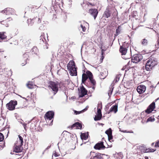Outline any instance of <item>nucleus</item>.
Returning <instances> with one entry per match:
<instances>
[{
    "label": "nucleus",
    "instance_id": "nucleus-1",
    "mask_svg": "<svg viewBox=\"0 0 159 159\" xmlns=\"http://www.w3.org/2000/svg\"><path fill=\"white\" fill-rule=\"evenodd\" d=\"M157 64V59L153 58H151L147 61L145 66V69L147 71H149L153 67Z\"/></svg>",
    "mask_w": 159,
    "mask_h": 159
},
{
    "label": "nucleus",
    "instance_id": "nucleus-2",
    "mask_svg": "<svg viewBox=\"0 0 159 159\" xmlns=\"http://www.w3.org/2000/svg\"><path fill=\"white\" fill-rule=\"evenodd\" d=\"M59 84L57 82L50 81L49 85L50 88L53 91L54 94L55 95L57 92L58 90Z\"/></svg>",
    "mask_w": 159,
    "mask_h": 159
},
{
    "label": "nucleus",
    "instance_id": "nucleus-3",
    "mask_svg": "<svg viewBox=\"0 0 159 159\" xmlns=\"http://www.w3.org/2000/svg\"><path fill=\"white\" fill-rule=\"evenodd\" d=\"M17 104V102L16 101H11L9 103L7 104L6 106L8 110H13L15 109V106Z\"/></svg>",
    "mask_w": 159,
    "mask_h": 159
},
{
    "label": "nucleus",
    "instance_id": "nucleus-4",
    "mask_svg": "<svg viewBox=\"0 0 159 159\" xmlns=\"http://www.w3.org/2000/svg\"><path fill=\"white\" fill-rule=\"evenodd\" d=\"M143 59V56L141 55H134L131 61L135 63H137Z\"/></svg>",
    "mask_w": 159,
    "mask_h": 159
},
{
    "label": "nucleus",
    "instance_id": "nucleus-5",
    "mask_svg": "<svg viewBox=\"0 0 159 159\" xmlns=\"http://www.w3.org/2000/svg\"><path fill=\"white\" fill-rule=\"evenodd\" d=\"M87 90L83 85H82L80 88V89H79V97L82 98L84 97L87 94Z\"/></svg>",
    "mask_w": 159,
    "mask_h": 159
},
{
    "label": "nucleus",
    "instance_id": "nucleus-6",
    "mask_svg": "<svg viewBox=\"0 0 159 159\" xmlns=\"http://www.w3.org/2000/svg\"><path fill=\"white\" fill-rule=\"evenodd\" d=\"M90 155H92V156L90 159H103L101 154L99 153H95L94 152H91Z\"/></svg>",
    "mask_w": 159,
    "mask_h": 159
},
{
    "label": "nucleus",
    "instance_id": "nucleus-7",
    "mask_svg": "<svg viewBox=\"0 0 159 159\" xmlns=\"http://www.w3.org/2000/svg\"><path fill=\"white\" fill-rule=\"evenodd\" d=\"M54 114L52 111H49L47 112L45 115V117L46 120H51L53 118Z\"/></svg>",
    "mask_w": 159,
    "mask_h": 159
},
{
    "label": "nucleus",
    "instance_id": "nucleus-8",
    "mask_svg": "<svg viewBox=\"0 0 159 159\" xmlns=\"http://www.w3.org/2000/svg\"><path fill=\"white\" fill-rule=\"evenodd\" d=\"M155 108V103L153 102L148 107L147 109L145 111V112L148 114H149Z\"/></svg>",
    "mask_w": 159,
    "mask_h": 159
},
{
    "label": "nucleus",
    "instance_id": "nucleus-9",
    "mask_svg": "<svg viewBox=\"0 0 159 159\" xmlns=\"http://www.w3.org/2000/svg\"><path fill=\"white\" fill-rule=\"evenodd\" d=\"M94 148L95 149H103L105 147L103 144V142H100L97 143L94 146Z\"/></svg>",
    "mask_w": 159,
    "mask_h": 159
},
{
    "label": "nucleus",
    "instance_id": "nucleus-10",
    "mask_svg": "<svg viewBox=\"0 0 159 159\" xmlns=\"http://www.w3.org/2000/svg\"><path fill=\"white\" fill-rule=\"evenodd\" d=\"M77 68L75 67L70 68H67L68 70L69 71V73L70 75L72 76H76L77 75V72L76 70Z\"/></svg>",
    "mask_w": 159,
    "mask_h": 159
},
{
    "label": "nucleus",
    "instance_id": "nucleus-11",
    "mask_svg": "<svg viewBox=\"0 0 159 159\" xmlns=\"http://www.w3.org/2000/svg\"><path fill=\"white\" fill-rule=\"evenodd\" d=\"M14 12V10L13 9L9 8H6L1 11L2 13H5L6 15H9L10 14H13Z\"/></svg>",
    "mask_w": 159,
    "mask_h": 159
},
{
    "label": "nucleus",
    "instance_id": "nucleus-12",
    "mask_svg": "<svg viewBox=\"0 0 159 159\" xmlns=\"http://www.w3.org/2000/svg\"><path fill=\"white\" fill-rule=\"evenodd\" d=\"M89 13L94 17V19H95L98 12L97 9H90L89 10Z\"/></svg>",
    "mask_w": 159,
    "mask_h": 159
},
{
    "label": "nucleus",
    "instance_id": "nucleus-13",
    "mask_svg": "<svg viewBox=\"0 0 159 159\" xmlns=\"http://www.w3.org/2000/svg\"><path fill=\"white\" fill-rule=\"evenodd\" d=\"M146 89V87L145 85H140L137 87V90L139 94H141L144 92Z\"/></svg>",
    "mask_w": 159,
    "mask_h": 159
},
{
    "label": "nucleus",
    "instance_id": "nucleus-14",
    "mask_svg": "<svg viewBox=\"0 0 159 159\" xmlns=\"http://www.w3.org/2000/svg\"><path fill=\"white\" fill-rule=\"evenodd\" d=\"M29 56V52H27L25 53L23 55V57L24 60L25 61V63H22L21 65L22 66L25 65L27 63V60H28Z\"/></svg>",
    "mask_w": 159,
    "mask_h": 159
},
{
    "label": "nucleus",
    "instance_id": "nucleus-15",
    "mask_svg": "<svg viewBox=\"0 0 159 159\" xmlns=\"http://www.w3.org/2000/svg\"><path fill=\"white\" fill-rule=\"evenodd\" d=\"M20 145L19 146L17 145L15 146L14 148L13 149V151L19 153L20 152L22 151L23 150L22 147Z\"/></svg>",
    "mask_w": 159,
    "mask_h": 159
},
{
    "label": "nucleus",
    "instance_id": "nucleus-16",
    "mask_svg": "<svg viewBox=\"0 0 159 159\" xmlns=\"http://www.w3.org/2000/svg\"><path fill=\"white\" fill-rule=\"evenodd\" d=\"M82 125L78 122L75 123L73 124L71 126L72 129L74 128V129H81L82 128Z\"/></svg>",
    "mask_w": 159,
    "mask_h": 159
},
{
    "label": "nucleus",
    "instance_id": "nucleus-17",
    "mask_svg": "<svg viewBox=\"0 0 159 159\" xmlns=\"http://www.w3.org/2000/svg\"><path fill=\"white\" fill-rule=\"evenodd\" d=\"M142 152H154L156 150L153 149H147L146 148L144 147H141L140 148Z\"/></svg>",
    "mask_w": 159,
    "mask_h": 159
},
{
    "label": "nucleus",
    "instance_id": "nucleus-18",
    "mask_svg": "<svg viewBox=\"0 0 159 159\" xmlns=\"http://www.w3.org/2000/svg\"><path fill=\"white\" fill-rule=\"evenodd\" d=\"M111 13L109 8H107L105 11L103 16L107 18L110 16Z\"/></svg>",
    "mask_w": 159,
    "mask_h": 159
},
{
    "label": "nucleus",
    "instance_id": "nucleus-19",
    "mask_svg": "<svg viewBox=\"0 0 159 159\" xmlns=\"http://www.w3.org/2000/svg\"><path fill=\"white\" fill-rule=\"evenodd\" d=\"M127 49L123 47V46H120V51L122 55H125L126 54Z\"/></svg>",
    "mask_w": 159,
    "mask_h": 159
},
{
    "label": "nucleus",
    "instance_id": "nucleus-20",
    "mask_svg": "<svg viewBox=\"0 0 159 159\" xmlns=\"http://www.w3.org/2000/svg\"><path fill=\"white\" fill-rule=\"evenodd\" d=\"M117 111L118 106L116 105L111 107L110 109V112H114L115 113H116Z\"/></svg>",
    "mask_w": 159,
    "mask_h": 159
},
{
    "label": "nucleus",
    "instance_id": "nucleus-21",
    "mask_svg": "<svg viewBox=\"0 0 159 159\" xmlns=\"http://www.w3.org/2000/svg\"><path fill=\"white\" fill-rule=\"evenodd\" d=\"M67 68H70L75 67V62L73 61H70L69 63L67 65Z\"/></svg>",
    "mask_w": 159,
    "mask_h": 159
},
{
    "label": "nucleus",
    "instance_id": "nucleus-22",
    "mask_svg": "<svg viewBox=\"0 0 159 159\" xmlns=\"http://www.w3.org/2000/svg\"><path fill=\"white\" fill-rule=\"evenodd\" d=\"M88 134L87 133H83L81 134V138L82 140H86L88 138Z\"/></svg>",
    "mask_w": 159,
    "mask_h": 159
},
{
    "label": "nucleus",
    "instance_id": "nucleus-23",
    "mask_svg": "<svg viewBox=\"0 0 159 159\" xmlns=\"http://www.w3.org/2000/svg\"><path fill=\"white\" fill-rule=\"evenodd\" d=\"M89 77H88L86 74L85 73H83L82 75V82L84 83L85 81L88 79Z\"/></svg>",
    "mask_w": 159,
    "mask_h": 159
},
{
    "label": "nucleus",
    "instance_id": "nucleus-24",
    "mask_svg": "<svg viewBox=\"0 0 159 159\" xmlns=\"http://www.w3.org/2000/svg\"><path fill=\"white\" fill-rule=\"evenodd\" d=\"M31 40L30 39H28L26 41L24 42V44L26 47H28L31 45Z\"/></svg>",
    "mask_w": 159,
    "mask_h": 159
},
{
    "label": "nucleus",
    "instance_id": "nucleus-25",
    "mask_svg": "<svg viewBox=\"0 0 159 159\" xmlns=\"http://www.w3.org/2000/svg\"><path fill=\"white\" fill-rule=\"evenodd\" d=\"M107 76V73L106 71L103 72H100V78L101 79H104Z\"/></svg>",
    "mask_w": 159,
    "mask_h": 159
},
{
    "label": "nucleus",
    "instance_id": "nucleus-26",
    "mask_svg": "<svg viewBox=\"0 0 159 159\" xmlns=\"http://www.w3.org/2000/svg\"><path fill=\"white\" fill-rule=\"evenodd\" d=\"M7 20H5L0 21V24L4 25L6 27H7L9 25L8 23H7Z\"/></svg>",
    "mask_w": 159,
    "mask_h": 159
},
{
    "label": "nucleus",
    "instance_id": "nucleus-27",
    "mask_svg": "<svg viewBox=\"0 0 159 159\" xmlns=\"http://www.w3.org/2000/svg\"><path fill=\"white\" fill-rule=\"evenodd\" d=\"M121 30V27L120 26H118V28L116 30V35H118L120 33Z\"/></svg>",
    "mask_w": 159,
    "mask_h": 159
},
{
    "label": "nucleus",
    "instance_id": "nucleus-28",
    "mask_svg": "<svg viewBox=\"0 0 159 159\" xmlns=\"http://www.w3.org/2000/svg\"><path fill=\"white\" fill-rule=\"evenodd\" d=\"M102 117V115L97 114V116H96L94 118V120L95 121L100 120Z\"/></svg>",
    "mask_w": 159,
    "mask_h": 159
},
{
    "label": "nucleus",
    "instance_id": "nucleus-29",
    "mask_svg": "<svg viewBox=\"0 0 159 159\" xmlns=\"http://www.w3.org/2000/svg\"><path fill=\"white\" fill-rule=\"evenodd\" d=\"M31 51L32 53L36 54L38 51V49L36 47H34L31 49Z\"/></svg>",
    "mask_w": 159,
    "mask_h": 159
},
{
    "label": "nucleus",
    "instance_id": "nucleus-30",
    "mask_svg": "<svg viewBox=\"0 0 159 159\" xmlns=\"http://www.w3.org/2000/svg\"><path fill=\"white\" fill-rule=\"evenodd\" d=\"M7 37L4 34V32L0 33V38L2 39H5Z\"/></svg>",
    "mask_w": 159,
    "mask_h": 159
},
{
    "label": "nucleus",
    "instance_id": "nucleus-31",
    "mask_svg": "<svg viewBox=\"0 0 159 159\" xmlns=\"http://www.w3.org/2000/svg\"><path fill=\"white\" fill-rule=\"evenodd\" d=\"M27 87L30 89H33L34 88V85L31 82H29V83L27 84Z\"/></svg>",
    "mask_w": 159,
    "mask_h": 159
},
{
    "label": "nucleus",
    "instance_id": "nucleus-32",
    "mask_svg": "<svg viewBox=\"0 0 159 159\" xmlns=\"http://www.w3.org/2000/svg\"><path fill=\"white\" fill-rule=\"evenodd\" d=\"M155 120V118L151 116L148 118L146 121V122H152L154 121Z\"/></svg>",
    "mask_w": 159,
    "mask_h": 159
},
{
    "label": "nucleus",
    "instance_id": "nucleus-33",
    "mask_svg": "<svg viewBox=\"0 0 159 159\" xmlns=\"http://www.w3.org/2000/svg\"><path fill=\"white\" fill-rule=\"evenodd\" d=\"M89 80L91 83L93 84V86H94L96 84V81L95 80L93 79V77H89Z\"/></svg>",
    "mask_w": 159,
    "mask_h": 159
},
{
    "label": "nucleus",
    "instance_id": "nucleus-34",
    "mask_svg": "<svg viewBox=\"0 0 159 159\" xmlns=\"http://www.w3.org/2000/svg\"><path fill=\"white\" fill-rule=\"evenodd\" d=\"M86 74L89 79V77H93V75L92 73L89 71L88 70L86 72Z\"/></svg>",
    "mask_w": 159,
    "mask_h": 159
},
{
    "label": "nucleus",
    "instance_id": "nucleus-35",
    "mask_svg": "<svg viewBox=\"0 0 159 159\" xmlns=\"http://www.w3.org/2000/svg\"><path fill=\"white\" fill-rule=\"evenodd\" d=\"M148 43V41L147 40L145 39H143L142 43L143 45H146Z\"/></svg>",
    "mask_w": 159,
    "mask_h": 159
},
{
    "label": "nucleus",
    "instance_id": "nucleus-36",
    "mask_svg": "<svg viewBox=\"0 0 159 159\" xmlns=\"http://www.w3.org/2000/svg\"><path fill=\"white\" fill-rule=\"evenodd\" d=\"M111 134H112V130H111V128H110L108 130H107L105 131V133L106 134H107V135H110V134H110V132H111Z\"/></svg>",
    "mask_w": 159,
    "mask_h": 159
},
{
    "label": "nucleus",
    "instance_id": "nucleus-37",
    "mask_svg": "<svg viewBox=\"0 0 159 159\" xmlns=\"http://www.w3.org/2000/svg\"><path fill=\"white\" fill-rule=\"evenodd\" d=\"M18 137L19 139V140L20 142V144L21 146H22L23 144V138L20 135H18Z\"/></svg>",
    "mask_w": 159,
    "mask_h": 159
},
{
    "label": "nucleus",
    "instance_id": "nucleus-38",
    "mask_svg": "<svg viewBox=\"0 0 159 159\" xmlns=\"http://www.w3.org/2000/svg\"><path fill=\"white\" fill-rule=\"evenodd\" d=\"M120 76L121 75H116L115 79V80H116V82H117L119 80L120 78Z\"/></svg>",
    "mask_w": 159,
    "mask_h": 159
},
{
    "label": "nucleus",
    "instance_id": "nucleus-39",
    "mask_svg": "<svg viewBox=\"0 0 159 159\" xmlns=\"http://www.w3.org/2000/svg\"><path fill=\"white\" fill-rule=\"evenodd\" d=\"M4 139V137L3 134L0 133V142L2 141Z\"/></svg>",
    "mask_w": 159,
    "mask_h": 159
},
{
    "label": "nucleus",
    "instance_id": "nucleus-40",
    "mask_svg": "<svg viewBox=\"0 0 159 159\" xmlns=\"http://www.w3.org/2000/svg\"><path fill=\"white\" fill-rule=\"evenodd\" d=\"M102 109V105L101 103H98V105L97 109Z\"/></svg>",
    "mask_w": 159,
    "mask_h": 159
},
{
    "label": "nucleus",
    "instance_id": "nucleus-41",
    "mask_svg": "<svg viewBox=\"0 0 159 159\" xmlns=\"http://www.w3.org/2000/svg\"><path fill=\"white\" fill-rule=\"evenodd\" d=\"M110 134H111V132H110ZM108 139L110 141L113 138L112 136V134H110V135H108Z\"/></svg>",
    "mask_w": 159,
    "mask_h": 159
},
{
    "label": "nucleus",
    "instance_id": "nucleus-42",
    "mask_svg": "<svg viewBox=\"0 0 159 159\" xmlns=\"http://www.w3.org/2000/svg\"><path fill=\"white\" fill-rule=\"evenodd\" d=\"M98 109V110H97L98 114V115H102V113H101V109H100L99 108V109Z\"/></svg>",
    "mask_w": 159,
    "mask_h": 159
},
{
    "label": "nucleus",
    "instance_id": "nucleus-43",
    "mask_svg": "<svg viewBox=\"0 0 159 159\" xmlns=\"http://www.w3.org/2000/svg\"><path fill=\"white\" fill-rule=\"evenodd\" d=\"M81 27L83 31L84 32L85 31L86 29V28L82 25H81Z\"/></svg>",
    "mask_w": 159,
    "mask_h": 159
},
{
    "label": "nucleus",
    "instance_id": "nucleus-44",
    "mask_svg": "<svg viewBox=\"0 0 159 159\" xmlns=\"http://www.w3.org/2000/svg\"><path fill=\"white\" fill-rule=\"evenodd\" d=\"M74 113H75V114L76 115H77V114H79L80 113H81V111H75Z\"/></svg>",
    "mask_w": 159,
    "mask_h": 159
},
{
    "label": "nucleus",
    "instance_id": "nucleus-45",
    "mask_svg": "<svg viewBox=\"0 0 159 159\" xmlns=\"http://www.w3.org/2000/svg\"><path fill=\"white\" fill-rule=\"evenodd\" d=\"M155 147H159V141L157 142L155 144Z\"/></svg>",
    "mask_w": 159,
    "mask_h": 159
},
{
    "label": "nucleus",
    "instance_id": "nucleus-46",
    "mask_svg": "<svg viewBox=\"0 0 159 159\" xmlns=\"http://www.w3.org/2000/svg\"><path fill=\"white\" fill-rule=\"evenodd\" d=\"M41 39H42V40L43 41V42H44V40L42 39L43 38L45 40H46V39L44 38V36L43 35H41Z\"/></svg>",
    "mask_w": 159,
    "mask_h": 159
},
{
    "label": "nucleus",
    "instance_id": "nucleus-47",
    "mask_svg": "<svg viewBox=\"0 0 159 159\" xmlns=\"http://www.w3.org/2000/svg\"><path fill=\"white\" fill-rule=\"evenodd\" d=\"M9 74V75H12V70H9V73H8V74Z\"/></svg>",
    "mask_w": 159,
    "mask_h": 159
},
{
    "label": "nucleus",
    "instance_id": "nucleus-48",
    "mask_svg": "<svg viewBox=\"0 0 159 159\" xmlns=\"http://www.w3.org/2000/svg\"><path fill=\"white\" fill-rule=\"evenodd\" d=\"M120 130L123 132H124V133H125V132H127L126 131V130H121V129H120Z\"/></svg>",
    "mask_w": 159,
    "mask_h": 159
},
{
    "label": "nucleus",
    "instance_id": "nucleus-49",
    "mask_svg": "<svg viewBox=\"0 0 159 159\" xmlns=\"http://www.w3.org/2000/svg\"><path fill=\"white\" fill-rule=\"evenodd\" d=\"M23 125L24 126V127L25 129V127H26L27 124H24Z\"/></svg>",
    "mask_w": 159,
    "mask_h": 159
},
{
    "label": "nucleus",
    "instance_id": "nucleus-50",
    "mask_svg": "<svg viewBox=\"0 0 159 159\" xmlns=\"http://www.w3.org/2000/svg\"><path fill=\"white\" fill-rule=\"evenodd\" d=\"M53 156H55V157H57V156H58V155H57L56 154V153H54L53 154Z\"/></svg>",
    "mask_w": 159,
    "mask_h": 159
},
{
    "label": "nucleus",
    "instance_id": "nucleus-51",
    "mask_svg": "<svg viewBox=\"0 0 159 159\" xmlns=\"http://www.w3.org/2000/svg\"><path fill=\"white\" fill-rule=\"evenodd\" d=\"M157 46L159 45V37H158V39L157 40Z\"/></svg>",
    "mask_w": 159,
    "mask_h": 159
},
{
    "label": "nucleus",
    "instance_id": "nucleus-52",
    "mask_svg": "<svg viewBox=\"0 0 159 159\" xmlns=\"http://www.w3.org/2000/svg\"><path fill=\"white\" fill-rule=\"evenodd\" d=\"M158 46L157 45H155V46L156 47V48H158V47L157 46Z\"/></svg>",
    "mask_w": 159,
    "mask_h": 159
},
{
    "label": "nucleus",
    "instance_id": "nucleus-53",
    "mask_svg": "<svg viewBox=\"0 0 159 159\" xmlns=\"http://www.w3.org/2000/svg\"><path fill=\"white\" fill-rule=\"evenodd\" d=\"M87 108H85L82 111H86L87 110Z\"/></svg>",
    "mask_w": 159,
    "mask_h": 159
},
{
    "label": "nucleus",
    "instance_id": "nucleus-54",
    "mask_svg": "<svg viewBox=\"0 0 159 159\" xmlns=\"http://www.w3.org/2000/svg\"><path fill=\"white\" fill-rule=\"evenodd\" d=\"M92 89H93V90H94V89H95V86H93V87H92Z\"/></svg>",
    "mask_w": 159,
    "mask_h": 159
},
{
    "label": "nucleus",
    "instance_id": "nucleus-55",
    "mask_svg": "<svg viewBox=\"0 0 159 159\" xmlns=\"http://www.w3.org/2000/svg\"><path fill=\"white\" fill-rule=\"evenodd\" d=\"M159 99V98H158L157 99H156L155 100V101L156 102L157 100H158Z\"/></svg>",
    "mask_w": 159,
    "mask_h": 159
},
{
    "label": "nucleus",
    "instance_id": "nucleus-56",
    "mask_svg": "<svg viewBox=\"0 0 159 159\" xmlns=\"http://www.w3.org/2000/svg\"><path fill=\"white\" fill-rule=\"evenodd\" d=\"M20 124H22L23 125L24 124V123H23L22 121H20Z\"/></svg>",
    "mask_w": 159,
    "mask_h": 159
},
{
    "label": "nucleus",
    "instance_id": "nucleus-57",
    "mask_svg": "<svg viewBox=\"0 0 159 159\" xmlns=\"http://www.w3.org/2000/svg\"><path fill=\"white\" fill-rule=\"evenodd\" d=\"M113 89V88H112V90H111V93H110V94H111V93H112V91Z\"/></svg>",
    "mask_w": 159,
    "mask_h": 159
},
{
    "label": "nucleus",
    "instance_id": "nucleus-58",
    "mask_svg": "<svg viewBox=\"0 0 159 159\" xmlns=\"http://www.w3.org/2000/svg\"><path fill=\"white\" fill-rule=\"evenodd\" d=\"M46 48H48V46H47L46 44Z\"/></svg>",
    "mask_w": 159,
    "mask_h": 159
},
{
    "label": "nucleus",
    "instance_id": "nucleus-59",
    "mask_svg": "<svg viewBox=\"0 0 159 159\" xmlns=\"http://www.w3.org/2000/svg\"><path fill=\"white\" fill-rule=\"evenodd\" d=\"M59 1V0H56V2H57V1Z\"/></svg>",
    "mask_w": 159,
    "mask_h": 159
},
{
    "label": "nucleus",
    "instance_id": "nucleus-60",
    "mask_svg": "<svg viewBox=\"0 0 159 159\" xmlns=\"http://www.w3.org/2000/svg\"><path fill=\"white\" fill-rule=\"evenodd\" d=\"M89 4L90 5H92V4L91 3H89Z\"/></svg>",
    "mask_w": 159,
    "mask_h": 159
},
{
    "label": "nucleus",
    "instance_id": "nucleus-61",
    "mask_svg": "<svg viewBox=\"0 0 159 159\" xmlns=\"http://www.w3.org/2000/svg\"><path fill=\"white\" fill-rule=\"evenodd\" d=\"M153 144H154V143H152V145H153Z\"/></svg>",
    "mask_w": 159,
    "mask_h": 159
},
{
    "label": "nucleus",
    "instance_id": "nucleus-62",
    "mask_svg": "<svg viewBox=\"0 0 159 159\" xmlns=\"http://www.w3.org/2000/svg\"><path fill=\"white\" fill-rule=\"evenodd\" d=\"M110 95V93H108V95Z\"/></svg>",
    "mask_w": 159,
    "mask_h": 159
},
{
    "label": "nucleus",
    "instance_id": "nucleus-63",
    "mask_svg": "<svg viewBox=\"0 0 159 159\" xmlns=\"http://www.w3.org/2000/svg\"><path fill=\"white\" fill-rule=\"evenodd\" d=\"M30 21H32V20L30 19Z\"/></svg>",
    "mask_w": 159,
    "mask_h": 159
},
{
    "label": "nucleus",
    "instance_id": "nucleus-64",
    "mask_svg": "<svg viewBox=\"0 0 159 159\" xmlns=\"http://www.w3.org/2000/svg\"><path fill=\"white\" fill-rule=\"evenodd\" d=\"M32 25V24L31 23L30 25Z\"/></svg>",
    "mask_w": 159,
    "mask_h": 159
}]
</instances>
